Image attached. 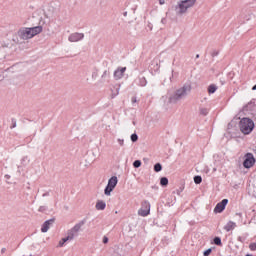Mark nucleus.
Segmentation results:
<instances>
[{
    "mask_svg": "<svg viewBox=\"0 0 256 256\" xmlns=\"http://www.w3.org/2000/svg\"><path fill=\"white\" fill-rule=\"evenodd\" d=\"M4 177L5 179H11V176L9 174H6Z\"/></svg>",
    "mask_w": 256,
    "mask_h": 256,
    "instance_id": "79ce46f5",
    "label": "nucleus"
},
{
    "mask_svg": "<svg viewBox=\"0 0 256 256\" xmlns=\"http://www.w3.org/2000/svg\"><path fill=\"white\" fill-rule=\"evenodd\" d=\"M161 23H163V24L167 23V19L162 18Z\"/></svg>",
    "mask_w": 256,
    "mask_h": 256,
    "instance_id": "ea45409f",
    "label": "nucleus"
},
{
    "mask_svg": "<svg viewBox=\"0 0 256 256\" xmlns=\"http://www.w3.org/2000/svg\"><path fill=\"white\" fill-rule=\"evenodd\" d=\"M159 3H160L161 5H165V0H159Z\"/></svg>",
    "mask_w": 256,
    "mask_h": 256,
    "instance_id": "a19ab883",
    "label": "nucleus"
},
{
    "mask_svg": "<svg viewBox=\"0 0 256 256\" xmlns=\"http://www.w3.org/2000/svg\"><path fill=\"white\" fill-rule=\"evenodd\" d=\"M42 197H49V192H45Z\"/></svg>",
    "mask_w": 256,
    "mask_h": 256,
    "instance_id": "58836bf2",
    "label": "nucleus"
},
{
    "mask_svg": "<svg viewBox=\"0 0 256 256\" xmlns=\"http://www.w3.org/2000/svg\"><path fill=\"white\" fill-rule=\"evenodd\" d=\"M252 91H256V84L252 87Z\"/></svg>",
    "mask_w": 256,
    "mask_h": 256,
    "instance_id": "a18cd8bd",
    "label": "nucleus"
},
{
    "mask_svg": "<svg viewBox=\"0 0 256 256\" xmlns=\"http://www.w3.org/2000/svg\"><path fill=\"white\" fill-rule=\"evenodd\" d=\"M38 211H39L40 213H45V211H47V207H45V206H40L39 209H38Z\"/></svg>",
    "mask_w": 256,
    "mask_h": 256,
    "instance_id": "473e14b6",
    "label": "nucleus"
},
{
    "mask_svg": "<svg viewBox=\"0 0 256 256\" xmlns=\"http://www.w3.org/2000/svg\"><path fill=\"white\" fill-rule=\"evenodd\" d=\"M11 123L12 125L10 126V129H15V127H17V119L12 118Z\"/></svg>",
    "mask_w": 256,
    "mask_h": 256,
    "instance_id": "c85d7f7f",
    "label": "nucleus"
},
{
    "mask_svg": "<svg viewBox=\"0 0 256 256\" xmlns=\"http://www.w3.org/2000/svg\"><path fill=\"white\" fill-rule=\"evenodd\" d=\"M160 185H161V187H167V185H169V178L168 177H161L160 178Z\"/></svg>",
    "mask_w": 256,
    "mask_h": 256,
    "instance_id": "a211bd4d",
    "label": "nucleus"
},
{
    "mask_svg": "<svg viewBox=\"0 0 256 256\" xmlns=\"http://www.w3.org/2000/svg\"><path fill=\"white\" fill-rule=\"evenodd\" d=\"M249 249H250V251H256V242L250 243Z\"/></svg>",
    "mask_w": 256,
    "mask_h": 256,
    "instance_id": "2f4dec72",
    "label": "nucleus"
},
{
    "mask_svg": "<svg viewBox=\"0 0 256 256\" xmlns=\"http://www.w3.org/2000/svg\"><path fill=\"white\" fill-rule=\"evenodd\" d=\"M110 72L109 70H105L101 76V83H105V79H107V77H109Z\"/></svg>",
    "mask_w": 256,
    "mask_h": 256,
    "instance_id": "4be33fe9",
    "label": "nucleus"
},
{
    "mask_svg": "<svg viewBox=\"0 0 256 256\" xmlns=\"http://www.w3.org/2000/svg\"><path fill=\"white\" fill-rule=\"evenodd\" d=\"M55 217L49 219V220H46L43 224H42V227H41V232L42 233H47V231H49V229L51 228V225H53V223H55Z\"/></svg>",
    "mask_w": 256,
    "mask_h": 256,
    "instance_id": "9d476101",
    "label": "nucleus"
},
{
    "mask_svg": "<svg viewBox=\"0 0 256 256\" xmlns=\"http://www.w3.org/2000/svg\"><path fill=\"white\" fill-rule=\"evenodd\" d=\"M87 223V218H84L80 222H78L74 227H72L67 232V237L70 238V241H73L75 237H79V231H81V227Z\"/></svg>",
    "mask_w": 256,
    "mask_h": 256,
    "instance_id": "7ed1b4c3",
    "label": "nucleus"
},
{
    "mask_svg": "<svg viewBox=\"0 0 256 256\" xmlns=\"http://www.w3.org/2000/svg\"><path fill=\"white\" fill-rule=\"evenodd\" d=\"M117 183H119V179H117V176H112L109 180H108V184L106 185L105 189H104V194L109 197V195H111V193H113V191L115 190V188L117 187Z\"/></svg>",
    "mask_w": 256,
    "mask_h": 256,
    "instance_id": "20e7f679",
    "label": "nucleus"
},
{
    "mask_svg": "<svg viewBox=\"0 0 256 256\" xmlns=\"http://www.w3.org/2000/svg\"><path fill=\"white\" fill-rule=\"evenodd\" d=\"M255 107V100L253 99L243 107V111H254Z\"/></svg>",
    "mask_w": 256,
    "mask_h": 256,
    "instance_id": "4468645a",
    "label": "nucleus"
},
{
    "mask_svg": "<svg viewBox=\"0 0 256 256\" xmlns=\"http://www.w3.org/2000/svg\"><path fill=\"white\" fill-rule=\"evenodd\" d=\"M217 55H219V50H214V51L211 53V57H217Z\"/></svg>",
    "mask_w": 256,
    "mask_h": 256,
    "instance_id": "f704fd0d",
    "label": "nucleus"
},
{
    "mask_svg": "<svg viewBox=\"0 0 256 256\" xmlns=\"http://www.w3.org/2000/svg\"><path fill=\"white\" fill-rule=\"evenodd\" d=\"M214 245H217L218 247H223V242L221 241V237L216 236L213 239Z\"/></svg>",
    "mask_w": 256,
    "mask_h": 256,
    "instance_id": "6ab92c4d",
    "label": "nucleus"
},
{
    "mask_svg": "<svg viewBox=\"0 0 256 256\" xmlns=\"http://www.w3.org/2000/svg\"><path fill=\"white\" fill-rule=\"evenodd\" d=\"M183 191V189L182 188H180V190H178V195H179V193H181Z\"/></svg>",
    "mask_w": 256,
    "mask_h": 256,
    "instance_id": "49530a36",
    "label": "nucleus"
},
{
    "mask_svg": "<svg viewBox=\"0 0 256 256\" xmlns=\"http://www.w3.org/2000/svg\"><path fill=\"white\" fill-rule=\"evenodd\" d=\"M236 215H238L239 217H241L242 214H241V213H236Z\"/></svg>",
    "mask_w": 256,
    "mask_h": 256,
    "instance_id": "de8ad7c7",
    "label": "nucleus"
},
{
    "mask_svg": "<svg viewBox=\"0 0 256 256\" xmlns=\"http://www.w3.org/2000/svg\"><path fill=\"white\" fill-rule=\"evenodd\" d=\"M211 253H213V249L208 248L207 250H205V251L203 252V255H204V256H209V255H211Z\"/></svg>",
    "mask_w": 256,
    "mask_h": 256,
    "instance_id": "7c9ffc66",
    "label": "nucleus"
},
{
    "mask_svg": "<svg viewBox=\"0 0 256 256\" xmlns=\"http://www.w3.org/2000/svg\"><path fill=\"white\" fill-rule=\"evenodd\" d=\"M139 85L140 87H145L147 85V78L145 77L139 78Z\"/></svg>",
    "mask_w": 256,
    "mask_h": 256,
    "instance_id": "393cba45",
    "label": "nucleus"
},
{
    "mask_svg": "<svg viewBox=\"0 0 256 256\" xmlns=\"http://www.w3.org/2000/svg\"><path fill=\"white\" fill-rule=\"evenodd\" d=\"M187 93H191V84H184L183 87L177 89L175 93L169 97V102L177 103V101H181L183 97H187Z\"/></svg>",
    "mask_w": 256,
    "mask_h": 256,
    "instance_id": "f257e3e1",
    "label": "nucleus"
},
{
    "mask_svg": "<svg viewBox=\"0 0 256 256\" xmlns=\"http://www.w3.org/2000/svg\"><path fill=\"white\" fill-rule=\"evenodd\" d=\"M237 227V224H235V222L233 221H229L225 226H224V230L229 232V231H233V229H235Z\"/></svg>",
    "mask_w": 256,
    "mask_h": 256,
    "instance_id": "dca6fc26",
    "label": "nucleus"
},
{
    "mask_svg": "<svg viewBox=\"0 0 256 256\" xmlns=\"http://www.w3.org/2000/svg\"><path fill=\"white\" fill-rule=\"evenodd\" d=\"M95 77H97V73L92 74V78L95 79Z\"/></svg>",
    "mask_w": 256,
    "mask_h": 256,
    "instance_id": "c03bdc74",
    "label": "nucleus"
},
{
    "mask_svg": "<svg viewBox=\"0 0 256 256\" xmlns=\"http://www.w3.org/2000/svg\"><path fill=\"white\" fill-rule=\"evenodd\" d=\"M17 35L20 39H23L24 41H27L28 39H33V36L31 34V28L28 27H22L18 30Z\"/></svg>",
    "mask_w": 256,
    "mask_h": 256,
    "instance_id": "423d86ee",
    "label": "nucleus"
},
{
    "mask_svg": "<svg viewBox=\"0 0 256 256\" xmlns=\"http://www.w3.org/2000/svg\"><path fill=\"white\" fill-rule=\"evenodd\" d=\"M131 101H132L133 104H134V103H137V97H136V96H133V97L131 98Z\"/></svg>",
    "mask_w": 256,
    "mask_h": 256,
    "instance_id": "4c0bfd02",
    "label": "nucleus"
},
{
    "mask_svg": "<svg viewBox=\"0 0 256 256\" xmlns=\"http://www.w3.org/2000/svg\"><path fill=\"white\" fill-rule=\"evenodd\" d=\"M228 203H229V199H223L221 202H219L215 206L214 213H223L225 211V207H227Z\"/></svg>",
    "mask_w": 256,
    "mask_h": 256,
    "instance_id": "6e6552de",
    "label": "nucleus"
},
{
    "mask_svg": "<svg viewBox=\"0 0 256 256\" xmlns=\"http://www.w3.org/2000/svg\"><path fill=\"white\" fill-rule=\"evenodd\" d=\"M30 33L32 37L39 35V33H43V26L30 27Z\"/></svg>",
    "mask_w": 256,
    "mask_h": 256,
    "instance_id": "ddd939ff",
    "label": "nucleus"
},
{
    "mask_svg": "<svg viewBox=\"0 0 256 256\" xmlns=\"http://www.w3.org/2000/svg\"><path fill=\"white\" fill-rule=\"evenodd\" d=\"M118 143L121 147H123L124 145V140L123 139H118Z\"/></svg>",
    "mask_w": 256,
    "mask_h": 256,
    "instance_id": "e433bc0d",
    "label": "nucleus"
},
{
    "mask_svg": "<svg viewBox=\"0 0 256 256\" xmlns=\"http://www.w3.org/2000/svg\"><path fill=\"white\" fill-rule=\"evenodd\" d=\"M194 183L196 185H201V183H203V178L199 175L194 176Z\"/></svg>",
    "mask_w": 256,
    "mask_h": 256,
    "instance_id": "5701e85b",
    "label": "nucleus"
},
{
    "mask_svg": "<svg viewBox=\"0 0 256 256\" xmlns=\"http://www.w3.org/2000/svg\"><path fill=\"white\" fill-rule=\"evenodd\" d=\"M239 127L244 135H250L255 129V122L250 118H242L239 122Z\"/></svg>",
    "mask_w": 256,
    "mask_h": 256,
    "instance_id": "f03ea898",
    "label": "nucleus"
},
{
    "mask_svg": "<svg viewBox=\"0 0 256 256\" xmlns=\"http://www.w3.org/2000/svg\"><path fill=\"white\" fill-rule=\"evenodd\" d=\"M5 251H7V248H2V249H1V253H2V254L5 253Z\"/></svg>",
    "mask_w": 256,
    "mask_h": 256,
    "instance_id": "37998d69",
    "label": "nucleus"
},
{
    "mask_svg": "<svg viewBox=\"0 0 256 256\" xmlns=\"http://www.w3.org/2000/svg\"><path fill=\"white\" fill-rule=\"evenodd\" d=\"M105 207H107V204L103 200H98L96 203V209L97 211H105Z\"/></svg>",
    "mask_w": 256,
    "mask_h": 256,
    "instance_id": "2eb2a0df",
    "label": "nucleus"
},
{
    "mask_svg": "<svg viewBox=\"0 0 256 256\" xmlns=\"http://www.w3.org/2000/svg\"><path fill=\"white\" fill-rule=\"evenodd\" d=\"M149 213H151V204L149 201L144 200L141 203V209L138 210V215H140V217H147Z\"/></svg>",
    "mask_w": 256,
    "mask_h": 256,
    "instance_id": "0eeeda50",
    "label": "nucleus"
},
{
    "mask_svg": "<svg viewBox=\"0 0 256 256\" xmlns=\"http://www.w3.org/2000/svg\"><path fill=\"white\" fill-rule=\"evenodd\" d=\"M196 1L197 0H182L181 2L189 9L190 7H193V5H195Z\"/></svg>",
    "mask_w": 256,
    "mask_h": 256,
    "instance_id": "f3484780",
    "label": "nucleus"
},
{
    "mask_svg": "<svg viewBox=\"0 0 256 256\" xmlns=\"http://www.w3.org/2000/svg\"><path fill=\"white\" fill-rule=\"evenodd\" d=\"M200 115H203V117H207V115H209V109L207 108H200Z\"/></svg>",
    "mask_w": 256,
    "mask_h": 256,
    "instance_id": "a878e982",
    "label": "nucleus"
},
{
    "mask_svg": "<svg viewBox=\"0 0 256 256\" xmlns=\"http://www.w3.org/2000/svg\"><path fill=\"white\" fill-rule=\"evenodd\" d=\"M215 91H217V85L210 84L208 86V93H209V95H213V93H215Z\"/></svg>",
    "mask_w": 256,
    "mask_h": 256,
    "instance_id": "aec40b11",
    "label": "nucleus"
},
{
    "mask_svg": "<svg viewBox=\"0 0 256 256\" xmlns=\"http://www.w3.org/2000/svg\"><path fill=\"white\" fill-rule=\"evenodd\" d=\"M121 87V85H118L117 87H116V93H114V94H112V98L113 97H117V95H119V88Z\"/></svg>",
    "mask_w": 256,
    "mask_h": 256,
    "instance_id": "72a5a7b5",
    "label": "nucleus"
},
{
    "mask_svg": "<svg viewBox=\"0 0 256 256\" xmlns=\"http://www.w3.org/2000/svg\"><path fill=\"white\" fill-rule=\"evenodd\" d=\"M84 38H85V34L75 32L70 34V36L68 37V41H70V43H77V41H81Z\"/></svg>",
    "mask_w": 256,
    "mask_h": 256,
    "instance_id": "1a4fd4ad",
    "label": "nucleus"
},
{
    "mask_svg": "<svg viewBox=\"0 0 256 256\" xmlns=\"http://www.w3.org/2000/svg\"><path fill=\"white\" fill-rule=\"evenodd\" d=\"M173 73H175V71H174V70H172V77H173Z\"/></svg>",
    "mask_w": 256,
    "mask_h": 256,
    "instance_id": "603ef678",
    "label": "nucleus"
},
{
    "mask_svg": "<svg viewBox=\"0 0 256 256\" xmlns=\"http://www.w3.org/2000/svg\"><path fill=\"white\" fill-rule=\"evenodd\" d=\"M127 71V67H118L114 71V78L117 80L123 79V76L125 75V72Z\"/></svg>",
    "mask_w": 256,
    "mask_h": 256,
    "instance_id": "9b49d317",
    "label": "nucleus"
},
{
    "mask_svg": "<svg viewBox=\"0 0 256 256\" xmlns=\"http://www.w3.org/2000/svg\"><path fill=\"white\" fill-rule=\"evenodd\" d=\"M189 7H187L185 4H183L181 1L178 3V5L175 7V11L177 15H183V13H187V10Z\"/></svg>",
    "mask_w": 256,
    "mask_h": 256,
    "instance_id": "f8f14e48",
    "label": "nucleus"
},
{
    "mask_svg": "<svg viewBox=\"0 0 256 256\" xmlns=\"http://www.w3.org/2000/svg\"><path fill=\"white\" fill-rule=\"evenodd\" d=\"M124 17H127V12H124Z\"/></svg>",
    "mask_w": 256,
    "mask_h": 256,
    "instance_id": "09e8293b",
    "label": "nucleus"
},
{
    "mask_svg": "<svg viewBox=\"0 0 256 256\" xmlns=\"http://www.w3.org/2000/svg\"><path fill=\"white\" fill-rule=\"evenodd\" d=\"M132 143H137V141H139V136L137 135V133H133L130 137Z\"/></svg>",
    "mask_w": 256,
    "mask_h": 256,
    "instance_id": "bb28decb",
    "label": "nucleus"
},
{
    "mask_svg": "<svg viewBox=\"0 0 256 256\" xmlns=\"http://www.w3.org/2000/svg\"><path fill=\"white\" fill-rule=\"evenodd\" d=\"M245 256H253V254H246Z\"/></svg>",
    "mask_w": 256,
    "mask_h": 256,
    "instance_id": "8fccbe9b",
    "label": "nucleus"
},
{
    "mask_svg": "<svg viewBox=\"0 0 256 256\" xmlns=\"http://www.w3.org/2000/svg\"><path fill=\"white\" fill-rule=\"evenodd\" d=\"M142 163H141V160H135L133 162V168L134 169H139V167H141Z\"/></svg>",
    "mask_w": 256,
    "mask_h": 256,
    "instance_id": "cd10ccee",
    "label": "nucleus"
},
{
    "mask_svg": "<svg viewBox=\"0 0 256 256\" xmlns=\"http://www.w3.org/2000/svg\"><path fill=\"white\" fill-rule=\"evenodd\" d=\"M67 241H71V240H70L69 237L66 236V237L62 238V239L59 241L58 246H59V247H63V246L65 245V243H67Z\"/></svg>",
    "mask_w": 256,
    "mask_h": 256,
    "instance_id": "b1692460",
    "label": "nucleus"
},
{
    "mask_svg": "<svg viewBox=\"0 0 256 256\" xmlns=\"http://www.w3.org/2000/svg\"><path fill=\"white\" fill-rule=\"evenodd\" d=\"M102 241L104 244H107L109 243V238L107 236H104Z\"/></svg>",
    "mask_w": 256,
    "mask_h": 256,
    "instance_id": "c9c22d12",
    "label": "nucleus"
},
{
    "mask_svg": "<svg viewBox=\"0 0 256 256\" xmlns=\"http://www.w3.org/2000/svg\"><path fill=\"white\" fill-rule=\"evenodd\" d=\"M22 165H27V163H29V157L28 156H24L21 160Z\"/></svg>",
    "mask_w": 256,
    "mask_h": 256,
    "instance_id": "c756f323",
    "label": "nucleus"
},
{
    "mask_svg": "<svg viewBox=\"0 0 256 256\" xmlns=\"http://www.w3.org/2000/svg\"><path fill=\"white\" fill-rule=\"evenodd\" d=\"M255 163H256V160H255V156H253V153L251 152L246 153L245 159L243 161L244 169H251V167H253Z\"/></svg>",
    "mask_w": 256,
    "mask_h": 256,
    "instance_id": "39448f33",
    "label": "nucleus"
},
{
    "mask_svg": "<svg viewBox=\"0 0 256 256\" xmlns=\"http://www.w3.org/2000/svg\"><path fill=\"white\" fill-rule=\"evenodd\" d=\"M154 171L155 173H161V171H163V165H161V163H156L154 165Z\"/></svg>",
    "mask_w": 256,
    "mask_h": 256,
    "instance_id": "412c9836",
    "label": "nucleus"
},
{
    "mask_svg": "<svg viewBox=\"0 0 256 256\" xmlns=\"http://www.w3.org/2000/svg\"><path fill=\"white\" fill-rule=\"evenodd\" d=\"M196 59H199V54L196 55Z\"/></svg>",
    "mask_w": 256,
    "mask_h": 256,
    "instance_id": "3c124183",
    "label": "nucleus"
}]
</instances>
